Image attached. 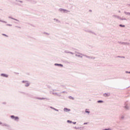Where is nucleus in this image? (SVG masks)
I'll use <instances>...</instances> for the list:
<instances>
[{"instance_id":"nucleus-5","label":"nucleus","mask_w":130,"mask_h":130,"mask_svg":"<svg viewBox=\"0 0 130 130\" xmlns=\"http://www.w3.org/2000/svg\"><path fill=\"white\" fill-rule=\"evenodd\" d=\"M55 66H59V67H63V66L61 64H57V63H55Z\"/></svg>"},{"instance_id":"nucleus-2","label":"nucleus","mask_w":130,"mask_h":130,"mask_svg":"<svg viewBox=\"0 0 130 130\" xmlns=\"http://www.w3.org/2000/svg\"><path fill=\"white\" fill-rule=\"evenodd\" d=\"M64 111L65 112H69V111H71V109H68V108H65L64 109Z\"/></svg>"},{"instance_id":"nucleus-6","label":"nucleus","mask_w":130,"mask_h":130,"mask_svg":"<svg viewBox=\"0 0 130 130\" xmlns=\"http://www.w3.org/2000/svg\"><path fill=\"white\" fill-rule=\"evenodd\" d=\"M104 96H105V97H107V96H109V94L105 93L104 94Z\"/></svg>"},{"instance_id":"nucleus-13","label":"nucleus","mask_w":130,"mask_h":130,"mask_svg":"<svg viewBox=\"0 0 130 130\" xmlns=\"http://www.w3.org/2000/svg\"><path fill=\"white\" fill-rule=\"evenodd\" d=\"M84 124H88L87 122L84 123Z\"/></svg>"},{"instance_id":"nucleus-4","label":"nucleus","mask_w":130,"mask_h":130,"mask_svg":"<svg viewBox=\"0 0 130 130\" xmlns=\"http://www.w3.org/2000/svg\"><path fill=\"white\" fill-rule=\"evenodd\" d=\"M1 76L2 77H5V78H8V75L4 74H1Z\"/></svg>"},{"instance_id":"nucleus-9","label":"nucleus","mask_w":130,"mask_h":130,"mask_svg":"<svg viewBox=\"0 0 130 130\" xmlns=\"http://www.w3.org/2000/svg\"><path fill=\"white\" fill-rule=\"evenodd\" d=\"M61 11H62L63 12H68V10L64 9H61Z\"/></svg>"},{"instance_id":"nucleus-14","label":"nucleus","mask_w":130,"mask_h":130,"mask_svg":"<svg viewBox=\"0 0 130 130\" xmlns=\"http://www.w3.org/2000/svg\"><path fill=\"white\" fill-rule=\"evenodd\" d=\"M73 123H74V124H76V123H77V122H73Z\"/></svg>"},{"instance_id":"nucleus-16","label":"nucleus","mask_w":130,"mask_h":130,"mask_svg":"<svg viewBox=\"0 0 130 130\" xmlns=\"http://www.w3.org/2000/svg\"><path fill=\"white\" fill-rule=\"evenodd\" d=\"M0 124H2V122H0Z\"/></svg>"},{"instance_id":"nucleus-1","label":"nucleus","mask_w":130,"mask_h":130,"mask_svg":"<svg viewBox=\"0 0 130 130\" xmlns=\"http://www.w3.org/2000/svg\"><path fill=\"white\" fill-rule=\"evenodd\" d=\"M11 118H12V119H14V120H19V117H15V116H11Z\"/></svg>"},{"instance_id":"nucleus-15","label":"nucleus","mask_w":130,"mask_h":130,"mask_svg":"<svg viewBox=\"0 0 130 130\" xmlns=\"http://www.w3.org/2000/svg\"><path fill=\"white\" fill-rule=\"evenodd\" d=\"M104 130H110V129H105Z\"/></svg>"},{"instance_id":"nucleus-8","label":"nucleus","mask_w":130,"mask_h":130,"mask_svg":"<svg viewBox=\"0 0 130 130\" xmlns=\"http://www.w3.org/2000/svg\"><path fill=\"white\" fill-rule=\"evenodd\" d=\"M85 112H86V113H90V112L88 111V110H87V109L85 110Z\"/></svg>"},{"instance_id":"nucleus-10","label":"nucleus","mask_w":130,"mask_h":130,"mask_svg":"<svg viewBox=\"0 0 130 130\" xmlns=\"http://www.w3.org/2000/svg\"><path fill=\"white\" fill-rule=\"evenodd\" d=\"M120 27H125L124 25H122V24L119 25Z\"/></svg>"},{"instance_id":"nucleus-7","label":"nucleus","mask_w":130,"mask_h":130,"mask_svg":"<svg viewBox=\"0 0 130 130\" xmlns=\"http://www.w3.org/2000/svg\"><path fill=\"white\" fill-rule=\"evenodd\" d=\"M98 103H103V101H99L98 102Z\"/></svg>"},{"instance_id":"nucleus-12","label":"nucleus","mask_w":130,"mask_h":130,"mask_svg":"<svg viewBox=\"0 0 130 130\" xmlns=\"http://www.w3.org/2000/svg\"><path fill=\"white\" fill-rule=\"evenodd\" d=\"M3 36H6V37H8V36H7L5 34H3Z\"/></svg>"},{"instance_id":"nucleus-11","label":"nucleus","mask_w":130,"mask_h":130,"mask_svg":"<svg viewBox=\"0 0 130 130\" xmlns=\"http://www.w3.org/2000/svg\"><path fill=\"white\" fill-rule=\"evenodd\" d=\"M68 122H70V123H72V121L68 120Z\"/></svg>"},{"instance_id":"nucleus-3","label":"nucleus","mask_w":130,"mask_h":130,"mask_svg":"<svg viewBox=\"0 0 130 130\" xmlns=\"http://www.w3.org/2000/svg\"><path fill=\"white\" fill-rule=\"evenodd\" d=\"M22 83H26V84L25 85V86L26 87H28V86H29V82H28L27 81H22Z\"/></svg>"}]
</instances>
